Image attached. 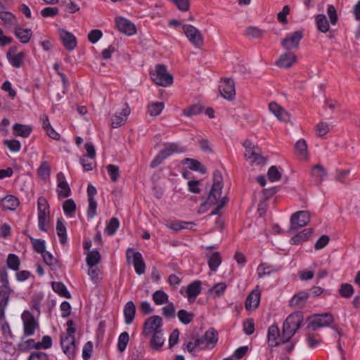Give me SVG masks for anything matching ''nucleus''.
I'll list each match as a JSON object with an SVG mask.
<instances>
[{"label": "nucleus", "instance_id": "43", "mask_svg": "<svg viewBox=\"0 0 360 360\" xmlns=\"http://www.w3.org/2000/svg\"><path fill=\"white\" fill-rule=\"evenodd\" d=\"M120 226V221L117 218L112 217L110 219V221L107 224L105 228V232L108 236L114 235L117 231Z\"/></svg>", "mask_w": 360, "mask_h": 360}, {"label": "nucleus", "instance_id": "51", "mask_svg": "<svg viewBox=\"0 0 360 360\" xmlns=\"http://www.w3.org/2000/svg\"><path fill=\"white\" fill-rule=\"evenodd\" d=\"M129 340V336L127 332L122 333L118 338L117 349L122 352L125 350Z\"/></svg>", "mask_w": 360, "mask_h": 360}, {"label": "nucleus", "instance_id": "61", "mask_svg": "<svg viewBox=\"0 0 360 360\" xmlns=\"http://www.w3.org/2000/svg\"><path fill=\"white\" fill-rule=\"evenodd\" d=\"M4 144L12 152L16 153L20 150L21 144L18 140H4Z\"/></svg>", "mask_w": 360, "mask_h": 360}, {"label": "nucleus", "instance_id": "62", "mask_svg": "<svg viewBox=\"0 0 360 360\" xmlns=\"http://www.w3.org/2000/svg\"><path fill=\"white\" fill-rule=\"evenodd\" d=\"M162 309V314L167 319H172L175 316V307L172 302H168Z\"/></svg>", "mask_w": 360, "mask_h": 360}, {"label": "nucleus", "instance_id": "35", "mask_svg": "<svg viewBox=\"0 0 360 360\" xmlns=\"http://www.w3.org/2000/svg\"><path fill=\"white\" fill-rule=\"evenodd\" d=\"M221 263V255L219 252H213L208 258L207 264L212 271H216Z\"/></svg>", "mask_w": 360, "mask_h": 360}, {"label": "nucleus", "instance_id": "47", "mask_svg": "<svg viewBox=\"0 0 360 360\" xmlns=\"http://www.w3.org/2000/svg\"><path fill=\"white\" fill-rule=\"evenodd\" d=\"M0 330L5 340L13 339L14 338V335L11 331L8 323L6 321V319L0 322Z\"/></svg>", "mask_w": 360, "mask_h": 360}, {"label": "nucleus", "instance_id": "45", "mask_svg": "<svg viewBox=\"0 0 360 360\" xmlns=\"http://www.w3.org/2000/svg\"><path fill=\"white\" fill-rule=\"evenodd\" d=\"M197 348L205 349L203 338H197L194 342H189L186 345V349L190 353L193 352Z\"/></svg>", "mask_w": 360, "mask_h": 360}, {"label": "nucleus", "instance_id": "12", "mask_svg": "<svg viewBox=\"0 0 360 360\" xmlns=\"http://www.w3.org/2000/svg\"><path fill=\"white\" fill-rule=\"evenodd\" d=\"M310 213L309 211H298L292 214L290 217V229L297 230L306 226L310 221Z\"/></svg>", "mask_w": 360, "mask_h": 360}, {"label": "nucleus", "instance_id": "33", "mask_svg": "<svg viewBox=\"0 0 360 360\" xmlns=\"http://www.w3.org/2000/svg\"><path fill=\"white\" fill-rule=\"evenodd\" d=\"M13 129L15 136H22L24 138L28 137L32 131L31 127L18 123L15 124L13 127Z\"/></svg>", "mask_w": 360, "mask_h": 360}, {"label": "nucleus", "instance_id": "14", "mask_svg": "<svg viewBox=\"0 0 360 360\" xmlns=\"http://www.w3.org/2000/svg\"><path fill=\"white\" fill-rule=\"evenodd\" d=\"M12 292L11 286H0V322L5 319V311Z\"/></svg>", "mask_w": 360, "mask_h": 360}, {"label": "nucleus", "instance_id": "37", "mask_svg": "<svg viewBox=\"0 0 360 360\" xmlns=\"http://www.w3.org/2000/svg\"><path fill=\"white\" fill-rule=\"evenodd\" d=\"M0 18L4 22L5 25L15 26L18 24V20L15 15L8 11L0 12Z\"/></svg>", "mask_w": 360, "mask_h": 360}, {"label": "nucleus", "instance_id": "8", "mask_svg": "<svg viewBox=\"0 0 360 360\" xmlns=\"http://www.w3.org/2000/svg\"><path fill=\"white\" fill-rule=\"evenodd\" d=\"M23 324V335L25 337L34 335L39 328L38 321L34 316L28 310L24 311L21 315Z\"/></svg>", "mask_w": 360, "mask_h": 360}, {"label": "nucleus", "instance_id": "59", "mask_svg": "<svg viewBox=\"0 0 360 360\" xmlns=\"http://www.w3.org/2000/svg\"><path fill=\"white\" fill-rule=\"evenodd\" d=\"M330 130V125L326 122H321L316 126V131L319 136H323Z\"/></svg>", "mask_w": 360, "mask_h": 360}, {"label": "nucleus", "instance_id": "13", "mask_svg": "<svg viewBox=\"0 0 360 360\" xmlns=\"http://www.w3.org/2000/svg\"><path fill=\"white\" fill-rule=\"evenodd\" d=\"M303 37V32L297 30L288 35L281 41L282 46L286 50L297 49L299 46L300 40Z\"/></svg>", "mask_w": 360, "mask_h": 360}, {"label": "nucleus", "instance_id": "56", "mask_svg": "<svg viewBox=\"0 0 360 360\" xmlns=\"http://www.w3.org/2000/svg\"><path fill=\"white\" fill-rule=\"evenodd\" d=\"M267 176L270 181L275 182L281 179V173L276 166H271L268 170Z\"/></svg>", "mask_w": 360, "mask_h": 360}, {"label": "nucleus", "instance_id": "4", "mask_svg": "<svg viewBox=\"0 0 360 360\" xmlns=\"http://www.w3.org/2000/svg\"><path fill=\"white\" fill-rule=\"evenodd\" d=\"M307 328L315 331L319 328L329 327L334 322V317L330 313L315 314L308 319Z\"/></svg>", "mask_w": 360, "mask_h": 360}, {"label": "nucleus", "instance_id": "10", "mask_svg": "<svg viewBox=\"0 0 360 360\" xmlns=\"http://www.w3.org/2000/svg\"><path fill=\"white\" fill-rule=\"evenodd\" d=\"M162 318L158 315L152 316L145 321L142 333L144 336H148L156 331H162Z\"/></svg>", "mask_w": 360, "mask_h": 360}, {"label": "nucleus", "instance_id": "44", "mask_svg": "<svg viewBox=\"0 0 360 360\" xmlns=\"http://www.w3.org/2000/svg\"><path fill=\"white\" fill-rule=\"evenodd\" d=\"M6 264L13 271H18L20 265L19 257L15 254H9L7 257Z\"/></svg>", "mask_w": 360, "mask_h": 360}, {"label": "nucleus", "instance_id": "64", "mask_svg": "<svg viewBox=\"0 0 360 360\" xmlns=\"http://www.w3.org/2000/svg\"><path fill=\"white\" fill-rule=\"evenodd\" d=\"M327 14L328 15L330 22L332 25H335L337 24L338 20V17L337 14V11L334 6L328 5L327 8Z\"/></svg>", "mask_w": 360, "mask_h": 360}, {"label": "nucleus", "instance_id": "49", "mask_svg": "<svg viewBox=\"0 0 360 360\" xmlns=\"http://www.w3.org/2000/svg\"><path fill=\"white\" fill-rule=\"evenodd\" d=\"M164 106L165 105L162 102L153 103L148 105V112L151 116H157L161 113Z\"/></svg>", "mask_w": 360, "mask_h": 360}, {"label": "nucleus", "instance_id": "39", "mask_svg": "<svg viewBox=\"0 0 360 360\" xmlns=\"http://www.w3.org/2000/svg\"><path fill=\"white\" fill-rule=\"evenodd\" d=\"M101 255L97 250L89 251L87 254L86 261L89 267H94L100 262Z\"/></svg>", "mask_w": 360, "mask_h": 360}, {"label": "nucleus", "instance_id": "9", "mask_svg": "<svg viewBox=\"0 0 360 360\" xmlns=\"http://www.w3.org/2000/svg\"><path fill=\"white\" fill-rule=\"evenodd\" d=\"M245 148V157L250 160L252 163L261 165L264 162V158L261 154L259 148L255 146L250 140H245L243 143Z\"/></svg>", "mask_w": 360, "mask_h": 360}, {"label": "nucleus", "instance_id": "17", "mask_svg": "<svg viewBox=\"0 0 360 360\" xmlns=\"http://www.w3.org/2000/svg\"><path fill=\"white\" fill-rule=\"evenodd\" d=\"M115 25L119 31L127 35H133L136 33V27L134 23L124 18H117Z\"/></svg>", "mask_w": 360, "mask_h": 360}, {"label": "nucleus", "instance_id": "7", "mask_svg": "<svg viewBox=\"0 0 360 360\" xmlns=\"http://www.w3.org/2000/svg\"><path fill=\"white\" fill-rule=\"evenodd\" d=\"M151 79L158 85L168 86L173 83V77L170 75L165 67L162 64L155 66V71L150 74Z\"/></svg>", "mask_w": 360, "mask_h": 360}, {"label": "nucleus", "instance_id": "25", "mask_svg": "<svg viewBox=\"0 0 360 360\" xmlns=\"http://www.w3.org/2000/svg\"><path fill=\"white\" fill-rule=\"evenodd\" d=\"M201 284L200 281H195L188 285L186 292L190 302H193L201 292Z\"/></svg>", "mask_w": 360, "mask_h": 360}, {"label": "nucleus", "instance_id": "22", "mask_svg": "<svg viewBox=\"0 0 360 360\" xmlns=\"http://www.w3.org/2000/svg\"><path fill=\"white\" fill-rule=\"evenodd\" d=\"M269 110L282 122H288L290 120V115L288 112L281 107L278 104L271 102L269 105Z\"/></svg>", "mask_w": 360, "mask_h": 360}, {"label": "nucleus", "instance_id": "19", "mask_svg": "<svg viewBox=\"0 0 360 360\" xmlns=\"http://www.w3.org/2000/svg\"><path fill=\"white\" fill-rule=\"evenodd\" d=\"M297 56L289 51L280 56L276 65L282 68H290L297 63Z\"/></svg>", "mask_w": 360, "mask_h": 360}, {"label": "nucleus", "instance_id": "58", "mask_svg": "<svg viewBox=\"0 0 360 360\" xmlns=\"http://www.w3.org/2000/svg\"><path fill=\"white\" fill-rule=\"evenodd\" d=\"M61 6L70 13H75L79 10V7L72 0H61Z\"/></svg>", "mask_w": 360, "mask_h": 360}, {"label": "nucleus", "instance_id": "53", "mask_svg": "<svg viewBox=\"0 0 360 360\" xmlns=\"http://www.w3.org/2000/svg\"><path fill=\"white\" fill-rule=\"evenodd\" d=\"M339 293L345 298H349L354 293V288L349 283L342 284L339 289Z\"/></svg>", "mask_w": 360, "mask_h": 360}, {"label": "nucleus", "instance_id": "23", "mask_svg": "<svg viewBox=\"0 0 360 360\" xmlns=\"http://www.w3.org/2000/svg\"><path fill=\"white\" fill-rule=\"evenodd\" d=\"M136 308L133 301H128L123 309L124 323L127 325L132 323L135 319Z\"/></svg>", "mask_w": 360, "mask_h": 360}, {"label": "nucleus", "instance_id": "15", "mask_svg": "<svg viewBox=\"0 0 360 360\" xmlns=\"http://www.w3.org/2000/svg\"><path fill=\"white\" fill-rule=\"evenodd\" d=\"M58 34L63 46L67 50L72 51L76 48L77 41L73 34L64 29H59Z\"/></svg>", "mask_w": 360, "mask_h": 360}, {"label": "nucleus", "instance_id": "29", "mask_svg": "<svg viewBox=\"0 0 360 360\" xmlns=\"http://www.w3.org/2000/svg\"><path fill=\"white\" fill-rule=\"evenodd\" d=\"M19 204V200L13 195H8L1 200V206L8 210H15Z\"/></svg>", "mask_w": 360, "mask_h": 360}, {"label": "nucleus", "instance_id": "2", "mask_svg": "<svg viewBox=\"0 0 360 360\" xmlns=\"http://www.w3.org/2000/svg\"><path fill=\"white\" fill-rule=\"evenodd\" d=\"M304 321L302 312L297 311L290 314L283 324L281 341L283 343L288 342L301 327Z\"/></svg>", "mask_w": 360, "mask_h": 360}, {"label": "nucleus", "instance_id": "41", "mask_svg": "<svg viewBox=\"0 0 360 360\" xmlns=\"http://www.w3.org/2000/svg\"><path fill=\"white\" fill-rule=\"evenodd\" d=\"M52 288L54 292L58 293L61 297L65 298H70L71 295L68 290L66 286L61 282H53Z\"/></svg>", "mask_w": 360, "mask_h": 360}, {"label": "nucleus", "instance_id": "42", "mask_svg": "<svg viewBox=\"0 0 360 360\" xmlns=\"http://www.w3.org/2000/svg\"><path fill=\"white\" fill-rule=\"evenodd\" d=\"M63 212L68 217H73L76 211V204L72 199L66 200L63 205Z\"/></svg>", "mask_w": 360, "mask_h": 360}, {"label": "nucleus", "instance_id": "26", "mask_svg": "<svg viewBox=\"0 0 360 360\" xmlns=\"http://www.w3.org/2000/svg\"><path fill=\"white\" fill-rule=\"evenodd\" d=\"M6 57L13 68H20L24 64L25 53L24 52H19L16 54H13L11 51H8Z\"/></svg>", "mask_w": 360, "mask_h": 360}, {"label": "nucleus", "instance_id": "5", "mask_svg": "<svg viewBox=\"0 0 360 360\" xmlns=\"http://www.w3.org/2000/svg\"><path fill=\"white\" fill-rule=\"evenodd\" d=\"M184 150L178 144L174 143H166L164 144V148L158 153L150 163V167L155 168L160 165L164 160L169 157L174 153H179L184 152Z\"/></svg>", "mask_w": 360, "mask_h": 360}, {"label": "nucleus", "instance_id": "24", "mask_svg": "<svg viewBox=\"0 0 360 360\" xmlns=\"http://www.w3.org/2000/svg\"><path fill=\"white\" fill-rule=\"evenodd\" d=\"M260 302V291L258 288L253 290L248 296L245 301V308L248 310L255 309Z\"/></svg>", "mask_w": 360, "mask_h": 360}, {"label": "nucleus", "instance_id": "6", "mask_svg": "<svg viewBox=\"0 0 360 360\" xmlns=\"http://www.w3.org/2000/svg\"><path fill=\"white\" fill-rule=\"evenodd\" d=\"M126 258L127 264L134 265L135 272L137 274L141 275L145 273L146 266L141 252L129 248L126 251Z\"/></svg>", "mask_w": 360, "mask_h": 360}, {"label": "nucleus", "instance_id": "18", "mask_svg": "<svg viewBox=\"0 0 360 360\" xmlns=\"http://www.w3.org/2000/svg\"><path fill=\"white\" fill-rule=\"evenodd\" d=\"M267 341L269 347L274 348L279 345L281 341L280 330L276 324L271 325L268 329Z\"/></svg>", "mask_w": 360, "mask_h": 360}, {"label": "nucleus", "instance_id": "32", "mask_svg": "<svg viewBox=\"0 0 360 360\" xmlns=\"http://www.w3.org/2000/svg\"><path fill=\"white\" fill-rule=\"evenodd\" d=\"M327 174L326 170L321 165H316L311 169V176L315 182L320 184Z\"/></svg>", "mask_w": 360, "mask_h": 360}, {"label": "nucleus", "instance_id": "27", "mask_svg": "<svg viewBox=\"0 0 360 360\" xmlns=\"http://www.w3.org/2000/svg\"><path fill=\"white\" fill-rule=\"evenodd\" d=\"M309 297V294L307 292L301 291L292 297L290 304L291 307L296 308H302L305 305Z\"/></svg>", "mask_w": 360, "mask_h": 360}, {"label": "nucleus", "instance_id": "60", "mask_svg": "<svg viewBox=\"0 0 360 360\" xmlns=\"http://www.w3.org/2000/svg\"><path fill=\"white\" fill-rule=\"evenodd\" d=\"M264 31L256 27H249L245 30V35L251 38H260L264 34Z\"/></svg>", "mask_w": 360, "mask_h": 360}, {"label": "nucleus", "instance_id": "57", "mask_svg": "<svg viewBox=\"0 0 360 360\" xmlns=\"http://www.w3.org/2000/svg\"><path fill=\"white\" fill-rule=\"evenodd\" d=\"M295 150L298 155L302 158H306L307 154V145L304 139H300L295 143Z\"/></svg>", "mask_w": 360, "mask_h": 360}, {"label": "nucleus", "instance_id": "36", "mask_svg": "<svg viewBox=\"0 0 360 360\" xmlns=\"http://www.w3.org/2000/svg\"><path fill=\"white\" fill-rule=\"evenodd\" d=\"M56 231L61 244H65L67 241V231L63 219H58L56 222Z\"/></svg>", "mask_w": 360, "mask_h": 360}, {"label": "nucleus", "instance_id": "54", "mask_svg": "<svg viewBox=\"0 0 360 360\" xmlns=\"http://www.w3.org/2000/svg\"><path fill=\"white\" fill-rule=\"evenodd\" d=\"M108 173L110 177V180L112 182H116L120 177V169L119 167L115 165H108L106 167Z\"/></svg>", "mask_w": 360, "mask_h": 360}, {"label": "nucleus", "instance_id": "63", "mask_svg": "<svg viewBox=\"0 0 360 360\" xmlns=\"http://www.w3.org/2000/svg\"><path fill=\"white\" fill-rule=\"evenodd\" d=\"M38 174L42 179H46L49 176L51 169L47 162H43L38 169Z\"/></svg>", "mask_w": 360, "mask_h": 360}, {"label": "nucleus", "instance_id": "46", "mask_svg": "<svg viewBox=\"0 0 360 360\" xmlns=\"http://www.w3.org/2000/svg\"><path fill=\"white\" fill-rule=\"evenodd\" d=\"M177 316L179 321L184 325L190 323L194 319V314L188 312L185 309H180L177 313Z\"/></svg>", "mask_w": 360, "mask_h": 360}, {"label": "nucleus", "instance_id": "21", "mask_svg": "<svg viewBox=\"0 0 360 360\" xmlns=\"http://www.w3.org/2000/svg\"><path fill=\"white\" fill-rule=\"evenodd\" d=\"M131 110L128 104L125 103V107L122 109L120 115L115 114L112 117V127L113 128H118L123 125L128 115L130 114Z\"/></svg>", "mask_w": 360, "mask_h": 360}, {"label": "nucleus", "instance_id": "50", "mask_svg": "<svg viewBox=\"0 0 360 360\" xmlns=\"http://www.w3.org/2000/svg\"><path fill=\"white\" fill-rule=\"evenodd\" d=\"M30 241L35 252L43 254L46 251L45 241L42 239H35L30 237Z\"/></svg>", "mask_w": 360, "mask_h": 360}, {"label": "nucleus", "instance_id": "52", "mask_svg": "<svg viewBox=\"0 0 360 360\" xmlns=\"http://www.w3.org/2000/svg\"><path fill=\"white\" fill-rule=\"evenodd\" d=\"M57 193L59 198H68L70 195L71 190L68 182L58 184Z\"/></svg>", "mask_w": 360, "mask_h": 360}, {"label": "nucleus", "instance_id": "1", "mask_svg": "<svg viewBox=\"0 0 360 360\" xmlns=\"http://www.w3.org/2000/svg\"><path fill=\"white\" fill-rule=\"evenodd\" d=\"M213 184L212 188L208 194L207 200L202 204V206L205 205H214L217 207L212 211L211 214H219L220 210L224 207L226 202V198L221 197V189L223 188L222 176L219 172L216 171L214 173Z\"/></svg>", "mask_w": 360, "mask_h": 360}, {"label": "nucleus", "instance_id": "3", "mask_svg": "<svg viewBox=\"0 0 360 360\" xmlns=\"http://www.w3.org/2000/svg\"><path fill=\"white\" fill-rule=\"evenodd\" d=\"M66 324L68 326L66 333L60 335V345L63 352L71 357L74 356L76 349L75 328L73 327L74 323L72 320H68Z\"/></svg>", "mask_w": 360, "mask_h": 360}, {"label": "nucleus", "instance_id": "48", "mask_svg": "<svg viewBox=\"0 0 360 360\" xmlns=\"http://www.w3.org/2000/svg\"><path fill=\"white\" fill-rule=\"evenodd\" d=\"M274 271H275V268L273 266L269 265L266 263H262L257 267V274L259 278L270 275Z\"/></svg>", "mask_w": 360, "mask_h": 360}, {"label": "nucleus", "instance_id": "16", "mask_svg": "<svg viewBox=\"0 0 360 360\" xmlns=\"http://www.w3.org/2000/svg\"><path fill=\"white\" fill-rule=\"evenodd\" d=\"M219 91L224 98L233 100L236 95L234 82L231 79H225L219 85Z\"/></svg>", "mask_w": 360, "mask_h": 360}, {"label": "nucleus", "instance_id": "31", "mask_svg": "<svg viewBox=\"0 0 360 360\" xmlns=\"http://www.w3.org/2000/svg\"><path fill=\"white\" fill-rule=\"evenodd\" d=\"M315 24L318 30L323 33L330 30L329 23L324 14H318L315 16Z\"/></svg>", "mask_w": 360, "mask_h": 360}, {"label": "nucleus", "instance_id": "11", "mask_svg": "<svg viewBox=\"0 0 360 360\" xmlns=\"http://www.w3.org/2000/svg\"><path fill=\"white\" fill-rule=\"evenodd\" d=\"M183 30L189 41L195 47H200L203 44V37L200 32L191 25H184Z\"/></svg>", "mask_w": 360, "mask_h": 360}, {"label": "nucleus", "instance_id": "38", "mask_svg": "<svg viewBox=\"0 0 360 360\" xmlns=\"http://www.w3.org/2000/svg\"><path fill=\"white\" fill-rule=\"evenodd\" d=\"M184 162L187 164L189 169L193 171H198L202 174H204L206 172V168L197 160L186 158L184 159Z\"/></svg>", "mask_w": 360, "mask_h": 360}, {"label": "nucleus", "instance_id": "28", "mask_svg": "<svg viewBox=\"0 0 360 360\" xmlns=\"http://www.w3.org/2000/svg\"><path fill=\"white\" fill-rule=\"evenodd\" d=\"M218 333L214 328H210L207 330L204 335L201 338L204 340V345L206 346V349L209 347H213L217 342Z\"/></svg>", "mask_w": 360, "mask_h": 360}, {"label": "nucleus", "instance_id": "34", "mask_svg": "<svg viewBox=\"0 0 360 360\" xmlns=\"http://www.w3.org/2000/svg\"><path fill=\"white\" fill-rule=\"evenodd\" d=\"M311 229H305L302 231L300 232L299 233L293 236L291 238L290 242L292 244L295 245L302 243V242H304L307 240H308V238L311 236Z\"/></svg>", "mask_w": 360, "mask_h": 360}, {"label": "nucleus", "instance_id": "55", "mask_svg": "<svg viewBox=\"0 0 360 360\" xmlns=\"http://www.w3.org/2000/svg\"><path fill=\"white\" fill-rule=\"evenodd\" d=\"M202 111V106L199 104H194L189 108L184 109L183 114L187 117H191L200 114Z\"/></svg>", "mask_w": 360, "mask_h": 360}, {"label": "nucleus", "instance_id": "30", "mask_svg": "<svg viewBox=\"0 0 360 360\" xmlns=\"http://www.w3.org/2000/svg\"><path fill=\"white\" fill-rule=\"evenodd\" d=\"M165 339L162 331H156L152 333V337L150 340V347L155 351L160 350L164 345Z\"/></svg>", "mask_w": 360, "mask_h": 360}, {"label": "nucleus", "instance_id": "40", "mask_svg": "<svg viewBox=\"0 0 360 360\" xmlns=\"http://www.w3.org/2000/svg\"><path fill=\"white\" fill-rule=\"evenodd\" d=\"M153 300L157 305H161L169 302L168 295L163 290H158L153 292Z\"/></svg>", "mask_w": 360, "mask_h": 360}, {"label": "nucleus", "instance_id": "20", "mask_svg": "<svg viewBox=\"0 0 360 360\" xmlns=\"http://www.w3.org/2000/svg\"><path fill=\"white\" fill-rule=\"evenodd\" d=\"M14 34L22 44H26L29 43L32 36V31L31 29L23 28L17 24L14 27Z\"/></svg>", "mask_w": 360, "mask_h": 360}]
</instances>
